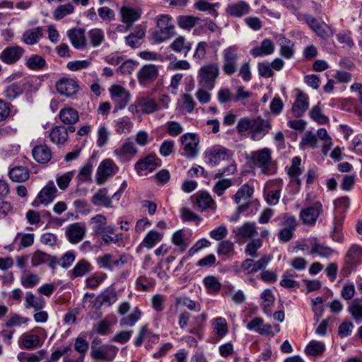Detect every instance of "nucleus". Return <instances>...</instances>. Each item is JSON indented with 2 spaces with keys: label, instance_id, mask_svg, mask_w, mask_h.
Returning a JSON list of instances; mask_svg holds the SVG:
<instances>
[{
  "label": "nucleus",
  "instance_id": "obj_41",
  "mask_svg": "<svg viewBox=\"0 0 362 362\" xmlns=\"http://www.w3.org/2000/svg\"><path fill=\"white\" fill-rule=\"evenodd\" d=\"M203 285L209 294L218 293L221 288V283L219 279L212 275L207 276L203 279Z\"/></svg>",
  "mask_w": 362,
  "mask_h": 362
},
{
  "label": "nucleus",
  "instance_id": "obj_63",
  "mask_svg": "<svg viewBox=\"0 0 362 362\" xmlns=\"http://www.w3.org/2000/svg\"><path fill=\"white\" fill-rule=\"evenodd\" d=\"M88 37L93 47H98L105 40L104 32L99 28L92 29L88 32Z\"/></svg>",
  "mask_w": 362,
  "mask_h": 362
},
{
  "label": "nucleus",
  "instance_id": "obj_4",
  "mask_svg": "<svg viewBox=\"0 0 362 362\" xmlns=\"http://www.w3.org/2000/svg\"><path fill=\"white\" fill-rule=\"evenodd\" d=\"M219 75V66L216 63H209L202 66L198 71V86L212 90Z\"/></svg>",
  "mask_w": 362,
  "mask_h": 362
},
{
  "label": "nucleus",
  "instance_id": "obj_62",
  "mask_svg": "<svg viewBox=\"0 0 362 362\" xmlns=\"http://www.w3.org/2000/svg\"><path fill=\"white\" fill-rule=\"evenodd\" d=\"M207 47L208 45L206 42H199L197 44L192 57L196 63L200 64L203 60L206 59Z\"/></svg>",
  "mask_w": 362,
  "mask_h": 362
},
{
  "label": "nucleus",
  "instance_id": "obj_39",
  "mask_svg": "<svg viewBox=\"0 0 362 362\" xmlns=\"http://www.w3.org/2000/svg\"><path fill=\"white\" fill-rule=\"evenodd\" d=\"M25 64L29 69L33 71L42 70L47 66L45 59L38 54H33L26 58Z\"/></svg>",
  "mask_w": 362,
  "mask_h": 362
},
{
  "label": "nucleus",
  "instance_id": "obj_26",
  "mask_svg": "<svg viewBox=\"0 0 362 362\" xmlns=\"http://www.w3.org/2000/svg\"><path fill=\"white\" fill-rule=\"evenodd\" d=\"M158 160L159 159L155 155H148L136 163L135 170L139 174L144 170L152 172L159 165Z\"/></svg>",
  "mask_w": 362,
  "mask_h": 362
},
{
  "label": "nucleus",
  "instance_id": "obj_24",
  "mask_svg": "<svg viewBox=\"0 0 362 362\" xmlns=\"http://www.w3.org/2000/svg\"><path fill=\"white\" fill-rule=\"evenodd\" d=\"M169 49L187 57L192 49V44L185 37L180 35L170 44Z\"/></svg>",
  "mask_w": 362,
  "mask_h": 362
},
{
  "label": "nucleus",
  "instance_id": "obj_10",
  "mask_svg": "<svg viewBox=\"0 0 362 362\" xmlns=\"http://www.w3.org/2000/svg\"><path fill=\"white\" fill-rule=\"evenodd\" d=\"M183 152L181 154L188 158H194L198 155L199 137L195 134L187 133L180 137Z\"/></svg>",
  "mask_w": 362,
  "mask_h": 362
},
{
  "label": "nucleus",
  "instance_id": "obj_50",
  "mask_svg": "<svg viewBox=\"0 0 362 362\" xmlns=\"http://www.w3.org/2000/svg\"><path fill=\"white\" fill-rule=\"evenodd\" d=\"M278 43L281 47L280 53L281 56L286 59H290L293 56V43L288 38L280 36L278 39Z\"/></svg>",
  "mask_w": 362,
  "mask_h": 362
},
{
  "label": "nucleus",
  "instance_id": "obj_42",
  "mask_svg": "<svg viewBox=\"0 0 362 362\" xmlns=\"http://www.w3.org/2000/svg\"><path fill=\"white\" fill-rule=\"evenodd\" d=\"M300 163L301 159L295 156L292 158L291 165L288 170V175L298 186L301 185V180L298 177L302 173V170L300 168Z\"/></svg>",
  "mask_w": 362,
  "mask_h": 362
},
{
  "label": "nucleus",
  "instance_id": "obj_19",
  "mask_svg": "<svg viewBox=\"0 0 362 362\" xmlns=\"http://www.w3.org/2000/svg\"><path fill=\"white\" fill-rule=\"evenodd\" d=\"M57 92L66 97L75 95L78 90V85L73 78H62L56 83Z\"/></svg>",
  "mask_w": 362,
  "mask_h": 362
},
{
  "label": "nucleus",
  "instance_id": "obj_17",
  "mask_svg": "<svg viewBox=\"0 0 362 362\" xmlns=\"http://www.w3.org/2000/svg\"><path fill=\"white\" fill-rule=\"evenodd\" d=\"M86 233V228L84 223L77 222L69 225L65 231L67 240L71 244L80 243Z\"/></svg>",
  "mask_w": 362,
  "mask_h": 362
},
{
  "label": "nucleus",
  "instance_id": "obj_11",
  "mask_svg": "<svg viewBox=\"0 0 362 362\" xmlns=\"http://www.w3.org/2000/svg\"><path fill=\"white\" fill-rule=\"evenodd\" d=\"M95 262L100 269L113 270L115 268L119 269L122 265L128 262V257L126 255H121L117 259H114L112 254L106 253L98 256Z\"/></svg>",
  "mask_w": 362,
  "mask_h": 362
},
{
  "label": "nucleus",
  "instance_id": "obj_23",
  "mask_svg": "<svg viewBox=\"0 0 362 362\" xmlns=\"http://www.w3.org/2000/svg\"><path fill=\"white\" fill-rule=\"evenodd\" d=\"M93 269V265L88 260L81 259L77 262L74 268L69 272L70 278L74 279L78 277H83L90 274Z\"/></svg>",
  "mask_w": 362,
  "mask_h": 362
},
{
  "label": "nucleus",
  "instance_id": "obj_21",
  "mask_svg": "<svg viewBox=\"0 0 362 362\" xmlns=\"http://www.w3.org/2000/svg\"><path fill=\"white\" fill-rule=\"evenodd\" d=\"M118 349L112 345H103L91 351V356L95 359L112 361Z\"/></svg>",
  "mask_w": 362,
  "mask_h": 362
},
{
  "label": "nucleus",
  "instance_id": "obj_22",
  "mask_svg": "<svg viewBox=\"0 0 362 362\" xmlns=\"http://www.w3.org/2000/svg\"><path fill=\"white\" fill-rule=\"evenodd\" d=\"M67 36L72 45L78 49L86 47L85 30L82 28H73L67 31Z\"/></svg>",
  "mask_w": 362,
  "mask_h": 362
},
{
  "label": "nucleus",
  "instance_id": "obj_12",
  "mask_svg": "<svg viewBox=\"0 0 362 362\" xmlns=\"http://www.w3.org/2000/svg\"><path fill=\"white\" fill-rule=\"evenodd\" d=\"M322 212V204L320 202H315L312 205L300 211V218L304 224L314 226Z\"/></svg>",
  "mask_w": 362,
  "mask_h": 362
},
{
  "label": "nucleus",
  "instance_id": "obj_44",
  "mask_svg": "<svg viewBox=\"0 0 362 362\" xmlns=\"http://www.w3.org/2000/svg\"><path fill=\"white\" fill-rule=\"evenodd\" d=\"M310 253L311 255H316L321 258H329L334 253V250L325 244L315 242L312 244Z\"/></svg>",
  "mask_w": 362,
  "mask_h": 362
},
{
  "label": "nucleus",
  "instance_id": "obj_18",
  "mask_svg": "<svg viewBox=\"0 0 362 362\" xmlns=\"http://www.w3.org/2000/svg\"><path fill=\"white\" fill-rule=\"evenodd\" d=\"M114 169H118L113 160L105 159L99 165L97 169L95 181L98 185H103L107 179L115 173Z\"/></svg>",
  "mask_w": 362,
  "mask_h": 362
},
{
  "label": "nucleus",
  "instance_id": "obj_54",
  "mask_svg": "<svg viewBox=\"0 0 362 362\" xmlns=\"http://www.w3.org/2000/svg\"><path fill=\"white\" fill-rule=\"evenodd\" d=\"M253 192V188L249 185L245 184L241 186L236 194L233 195V199L237 204H239L241 201L249 199L252 195Z\"/></svg>",
  "mask_w": 362,
  "mask_h": 362
},
{
  "label": "nucleus",
  "instance_id": "obj_25",
  "mask_svg": "<svg viewBox=\"0 0 362 362\" xmlns=\"http://www.w3.org/2000/svg\"><path fill=\"white\" fill-rule=\"evenodd\" d=\"M40 337L30 332L23 333L19 338V346L27 350H33L41 346Z\"/></svg>",
  "mask_w": 362,
  "mask_h": 362
},
{
  "label": "nucleus",
  "instance_id": "obj_13",
  "mask_svg": "<svg viewBox=\"0 0 362 362\" xmlns=\"http://www.w3.org/2000/svg\"><path fill=\"white\" fill-rule=\"evenodd\" d=\"M272 258L269 255H263L258 261L252 259H245L240 267V270L247 274H255L267 266Z\"/></svg>",
  "mask_w": 362,
  "mask_h": 362
},
{
  "label": "nucleus",
  "instance_id": "obj_27",
  "mask_svg": "<svg viewBox=\"0 0 362 362\" xmlns=\"http://www.w3.org/2000/svg\"><path fill=\"white\" fill-rule=\"evenodd\" d=\"M120 14L122 23L130 28L133 23L141 17V12L139 9L129 6H122L120 9Z\"/></svg>",
  "mask_w": 362,
  "mask_h": 362
},
{
  "label": "nucleus",
  "instance_id": "obj_38",
  "mask_svg": "<svg viewBox=\"0 0 362 362\" xmlns=\"http://www.w3.org/2000/svg\"><path fill=\"white\" fill-rule=\"evenodd\" d=\"M59 117L62 122L65 124H74L78 119V112L71 107H64L59 111Z\"/></svg>",
  "mask_w": 362,
  "mask_h": 362
},
{
  "label": "nucleus",
  "instance_id": "obj_57",
  "mask_svg": "<svg viewBox=\"0 0 362 362\" xmlns=\"http://www.w3.org/2000/svg\"><path fill=\"white\" fill-rule=\"evenodd\" d=\"M28 322V319L27 317H22L17 313H12L5 321L3 326L6 328H11L27 324Z\"/></svg>",
  "mask_w": 362,
  "mask_h": 362
},
{
  "label": "nucleus",
  "instance_id": "obj_58",
  "mask_svg": "<svg viewBox=\"0 0 362 362\" xmlns=\"http://www.w3.org/2000/svg\"><path fill=\"white\" fill-rule=\"evenodd\" d=\"M262 302L261 305L264 308V313L267 315L271 314V310L269 308L274 304L275 298L272 291L269 289H265L261 295Z\"/></svg>",
  "mask_w": 362,
  "mask_h": 362
},
{
  "label": "nucleus",
  "instance_id": "obj_51",
  "mask_svg": "<svg viewBox=\"0 0 362 362\" xmlns=\"http://www.w3.org/2000/svg\"><path fill=\"white\" fill-rule=\"evenodd\" d=\"M133 123L127 117L119 118L115 122V130L119 134H129L132 132Z\"/></svg>",
  "mask_w": 362,
  "mask_h": 362
},
{
  "label": "nucleus",
  "instance_id": "obj_7",
  "mask_svg": "<svg viewBox=\"0 0 362 362\" xmlns=\"http://www.w3.org/2000/svg\"><path fill=\"white\" fill-rule=\"evenodd\" d=\"M231 156L230 150L220 145L214 146L204 152L205 161L211 166L217 165L221 160H228Z\"/></svg>",
  "mask_w": 362,
  "mask_h": 362
},
{
  "label": "nucleus",
  "instance_id": "obj_45",
  "mask_svg": "<svg viewBox=\"0 0 362 362\" xmlns=\"http://www.w3.org/2000/svg\"><path fill=\"white\" fill-rule=\"evenodd\" d=\"M325 350V345L323 342L313 340L308 343L305 349L307 355L317 357L322 355Z\"/></svg>",
  "mask_w": 362,
  "mask_h": 362
},
{
  "label": "nucleus",
  "instance_id": "obj_59",
  "mask_svg": "<svg viewBox=\"0 0 362 362\" xmlns=\"http://www.w3.org/2000/svg\"><path fill=\"white\" fill-rule=\"evenodd\" d=\"M74 11V6L70 4H65L59 6L53 12L54 18L57 21L61 20L67 15L72 13Z\"/></svg>",
  "mask_w": 362,
  "mask_h": 362
},
{
  "label": "nucleus",
  "instance_id": "obj_33",
  "mask_svg": "<svg viewBox=\"0 0 362 362\" xmlns=\"http://www.w3.org/2000/svg\"><path fill=\"white\" fill-rule=\"evenodd\" d=\"M274 52L273 42L269 39H264L259 46L251 49L250 53L255 57L272 54Z\"/></svg>",
  "mask_w": 362,
  "mask_h": 362
},
{
  "label": "nucleus",
  "instance_id": "obj_2",
  "mask_svg": "<svg viewBox=\"0 0 362 362\" xmlns=\"http://www.w3.org/2000/svg\"><path fill=\"white\" fill-rule=\"evenodd\" d=\"M156 21L157 29L151 34L153 43H162L175 35V25L170 16L160 14L156 16Z\"/></svg>",
  "mask_w": 362,
  "mask_h": 362
},
{
  "label": "nucleus",
  "instance_id": "obj_14",
  "mask_svg": "<svg viewBox=\"0 0 362 362\" xmlns=\"http://www.w3.org/2000/svg\"><path fill=\"white\" fill-rule=\"evenodd\" d=\"M57 189L54 186V182L50 181L38 193L36 199L33 202L34 207H38L40 204L48 205L53 202L56 197Z\"/></svg>",
  "mask_w": 362,
  "mask_h": 362
},
{
  "label": "nucleus",
  "instance_id": "obj_28",
  "mask_svg": "<svg viewBox=\"0 0 362 362\" xmlns=\"http://www.w3.org/2000/svg\"><path fill=\"white\" fill-rule=\"evenodd\" d=\"M226 13L234 18H240L250 11V6L244 1H238L235 3L229 4L226 9Z\"/></svg>",
  "mask_w": 362,
  "mask_h": 362
},
{
  "label": "nucleus",
  "instance_id": "obj_15",
  "mask_svg": "<svg viewBox=\"0 0 362 362\" xmlns=\"http://www.w3.org/2000/svg\"><path fill=\"white\" fill-rule=\"evenodd\" d=\"M158 73V66L153 64H145L137 73L138 81L142 86L148 85L156 80Z\"/></svg>",
  "mask_w": 362,
  "mask_h": 362
},
{
  "label": "nucleus",
  "instance_id": "obj_48",
  "mask_svg": "<svg viewBox=\"0 0 362 362\" xmlns=\"http://www.w3.org/2000/svg\"><path fill=\"white\" fill-rule=\"evenodd\" d=\"M24 87L23 85L13 83L8 86L3 92V95L9 100H13L23 94Z\"/></svg>",
  "mask_w": 362,
  "mask_h": 362
},
{
  "label": "nucleus",
  "instance_id": "obj_55",
  "mask_svg": "<svg viewBox=\"0 0 362 362\" xmlns=\"http://www.w3.org/2000/svg\"><path fill=\"white\" fill-rule=\"evenodd\" d=\"M317 146V136L311 132H307L301 138L300 146L302 149L310 148L314 149Z\"/></svg>",
  "mask_w": 362,
  "mask_h": 362
},
{
  "label": "nucleus",
  "instance_id": "obj_16",
  "mask_svg": "<svg viewBox=\"0 0 362 362\" xmlns=\"http://www.w3.org/2000/svg\"><path fill=\"white\" fill-rule=\"evenodd\" d=\"M25 49L19 45L6 47L0 53V60L8 65L17 62L24 54Z\"/></svg>",
  "mask_w": 362,
  "mask_h": 362
},
{
  "label": "nucleus",
  "instance_id": "obj_3",
  "mask_svg": "<svg viewBox=\"0 0 362 362\" xmlns=\"http://www.w3.org/2000/svg\"><path fill=\"white\" fill-rule=\"evenodd\" d=\"M250 160L254 165L260 168L264 175H272L275 172V166L272 158V151L268 148L252 151L250 154Z\"/></svg>",
  "mask_w": 362,
  "mask_h": 362
},
{
  "label": "nucleus",
  "instance_id": "obj_49",
  "mask_svg": "<svg viewBox=\"0 0 362 362\" xmlns=\"http://www.w3.org/2000/svg\"><path fill=\"white\" fill-rule=\"evenodd\" d=\"M9 177L14 182H22L26 181L29 177L28 170L23 166H18L12 168L8 173Z\"/></svg>",
  "mask_w": 362,
  "mask_h": 362
},
{
  "label": "nucleus",
  "instance_id": "obj_8",
  "mask_svg": "<svg viewBox=\"0 0 362 362\" xmlns=\"http://www.w3.org/2000/svg\"><path fill=\"white\" fill-rule=\"evenodd\" d=\"M137 152L138 149L134 139L132 137H128L114 151V154L120 161L127 162L132 160Z\"/></svg>",
  "mask_w": 362,
  "mask_h": 362
},
{
  "label": "nucleus",
  "instance_id": "obj_47",
  "mask_svg": "<svg viewBox=\"0 0 362 362\" xmlns=\"http://www.w3.org/2000/svg\"><path fill=\"white\" fill-rule=\"evenodd\" d=\"M45 305V301L43 298H36L31 292H28L25 299V306L26 308H33L35 311L42 309Z\"/></svg>",
  "mask_w": 362,
  "mask_h": 362
},
{
  "label": "nucleus",
  "instance_id": "obj_29",
  "mask_svg": "<svg viewBox=\"0 0 362 362\" xmlns=\"http://www.w3.org/2000/svg\"><path fill=\"white\" fill-rule=\"evenodd\" d=\"M43 37V28L36 27L25 31L21 37V41L28 45H36Z\"/></svg>",
  "mask_w": 362,
  "mask_h": 362
},
{
  "label": "nucleus",
  "instance_id": "obj_6",
  "mask_svg": "<svg viewBox=\"0 0 362 362\" xmlns=\"http://www.w3.org/2000/svg\"><path fill=\"white\" fill-rule=\"evenodd\" d=\"M112 101L115 105V110L125 108L131 100V94L120 85H112L109 88Z\"/></svg>",
  "mask_w": 362,
  "mask_h": 362
},
{
  "label": "nucleus",
  "instance_id": "obj_43",
  "mask_svg": "<svg viewBox=\"0 0 362 362\" xmlns=\"http://www.w3.org/2000/svg\"><path fill=\"white\" fill-rule=\"evenodd\" d=\"M47 351L44 349L35 353L20 352L18 359L20 362H40L46 357Z\"/></svg>",
  "mask_w": 362,
  "mask_h": 362
},
{
  "label": "nucleus",
  "instance_id": "obj_56",
  "mask_svg": "<svg viewBox=\"0 0 362 362\" xmlns=\"http://www.w3.org/2000/svg\"><path fill=\"white\" fill-rule=\"evenodd\" d=\"M90 223H93V230L95 235L103 234V229L107 224V218L102 214H98L90 219Z\"/></svg>",
  "mask_w": 362,
  "mask_h": 362
},
{
  "label": "nucleus",
  "instance_id": "obj_52",
  "mask_svg": "<svg viewBox=\"0 0 362 362\" xmlns=\"http://www.w3.org/2000/svg\"><path fill=\"white\" fill-rule=\"evenodd\" d=\"M200 21V18L193 16H180L177 18V25L182 29L190 30Z\"/></svg>",
  "mask_w": 362,
  "mask_h": 362
},
{
  "label": "nucleus",
  "instance_id": "obj_5",
  "mask_svg": "<svg viewBox=\"0 0 362 362\" xmlns=\"http://www.w3.org/2000/svg\"><path fill=\"white\" fill-rule=\"evenodd\" d=\"M223 71L228 76L233 75L238 71L239 60V47L230 45L222 51Z\"/></svg>",
  "mask_w": 362,
  "mask_h": 362
},
{
  "label": "nucleus",
  "instance_id": "obj_40",
  "mask_svg": "<svg viewBox=\"0 0 362 362\" xmlns=\"http://www.w3.org/2000/svg\"><path fill=\"white\" fill-rule=\"evenodd\" d=\"M107 189L103 188L98 190L92 199L91 202L95 206H103L106 208L112 207L111 198L107 194Z\"/></svg>",
  "mask_w": 362,
  "mask_h": 362
},
{
  "label": "nucleus",
  "instance_id": "obj_46",
  "mask_svg": "<svg viewBox=\"0 0 362 362\" xmlns=\"http://www.w3.org/2000/svg\"><path fill=\"white\" fill-rule=\"evenodd\" d=\"M196 204L202 210L214 208L216 205L210 194L207 192H201L197 194Z\"/></svg>",
  "mask_w": 362,
  "mask_h": 362
},
{
  "label": "nucleus",
  "instance_id": "obj_34",
  "mask_svg": "<svg viewBox=\"0 0 362 362\" xmlns=\"http://www.w3.org/2000/svg\"><path fill=\"white\" fill-rule=\"evenodd\" d=\"M305 20L308 24L310 28L320 37L325 38L328 36L327 26L326 24H320L316 18L310 16L305 15Z\"/></svg>",
  "mask_w": 362,
  "mask_h": 362
},
{
  "label": "nucleus",
  "instance_id": "obj_20",
  "mask_svg": "<svg viewBox=\"0 0 362 362\" xmlns=\"http://www.w3.org/2000/svg\"><path fill=\"white\" fill-rule=\"evenodd\" d=\"M233 233L240 239H252L258 232L255 223L245 222L242 226L233 228Z\"/></svg>",
  "mask_w": 362,
  "mask_h": 362
},
{
  "label": "nucleus",
  "instance_id": "obj_1",
  "mask_svg": "<svg viewBox=\"0 0 362 362\" xmlns=\"http://www.w3.org/2000/svg\"><path fill=\"white\" fill-rule=\"evenodd\" d=\"M272 129V121L263 119L261 116L242 117L236 125V130L240 135L250 134V139L255 141L262 140Z\"/></svg>",
  "mask_w": 362,
  "mask_h": 362
},
{
  "label": "nucleus",
  "instance_id": "obj_60",
  "mask_svg": "<svg viewBox=\"0 0 362 362\" xmlns=\"http://www.w3.org/2000/svg\"><path fill=\"white\" fill-rule=\"evenodd\" d=\"M212 326L215 333L219 337H223L228 333V324L223 317H218L215 318Z\"/></svg>",
  "mask_w": 362,
  "mask_h": 362
},
{
  "label": "nucleus",
  "instance_id": "obj_9",
  "mask_svg": "<svg viewBox=\"0 0 362 362\" xmlns=\"http://www.w3.org/2000/svg\"><path fill=\"white\" fill-rule=\"evenodd\" d=\"M344 267L351 272L362 264V247L358 244H352L347 250L344 256Z\"/></svg>",
  "mask_w": 362,
  "mask_h": 362
},
{
  "label": "nucleus",
  "instance_id": "obj_32",
  "mask_svg": "<svg viewBox=\"0 0 362 362\" xmlns=\"http://www.w3.org/2000/svg\"><path fill=\"white\" fill-rule=\"evenodd\" d=\"M33 158L40 163H47L52 158L49 148L46 145H39L33 149Z\"/></svg>",
  "mask_w": 362,
  "mask_h": 362
},
{
  "label": "nucleus",
  "instance_id": "obj_37",
  "mask_svg": "<svg viewBox=\"0 0 362 362\" xmlns=\"http://www.w3.org/2000/svg\"><path fill=\"white\" fill-rule=\"evenodd\" d=\"M163 238V234L156 230H151L146 233L139 247L148 249L153 248L156 244L160 243Z\"/></svg>",
  "mask_w": 362,
  "mask_h": 362
},
{
  "label": "nucleus",
  "instance_id": "obj_64",
  "mask_svg": "<svg viewBox=\"0 0 362 362\" xmlns=\"http://www.w3.org/2000/svg\"><path fill=\"white\" fill-rule=\"evenodd\" d=\"M233 185L230 179H221L218 180L213 187V192L218 197L222 196L225 191Z\"/></svg>",
  "mask_w": 362,
  "mask_h": 362
},
{
  "label": "nucleus",
  "instance_id": "obj_30",
  "mask_svg": "<svg viewBox=\"0 0 362 362\" xmlns=\"http://www.w3.org/2000/svg\"><path fill=\"white\" fill-rule=\"evenodd\" d=\"M309 106V98L303 93H300L292 107V112L295 117H301L308 110Z\"/></svg>",
  "mask_w": 362,
  "mask_h": 362
},
{
  "label": "nucleus",
  "instance_id": "obj_31",
  "mask_svg": "<svg viewBox=\"0 0 362 362\" xmlns=\"http://www.w3.org/2000/svg\"><path fill=\"white\" fill-rule=\"evenodd\" d=\"M145 34L146 30L141 25L137 26L133 33L125 37V42L132 48L139 47L142 43Z\"/></svg>",
  "mask_w": 362,
  "mask_h": 362
},
{
  "label": "nucleus",
  "instance_id": "obj_53",
  "mask_svg": "<svg viewBox=\"0 0 362 362\" xmlns=\"http://www.w3.org/2000/svg\"><path fill=\"white\" fill-rule=\"evenodd\" d=\"M141 312L139 308H135L132 313L127 316L123 317L119 320V325L121 327H132L134 326L141 318Z\"/></svg>",
  "mask_w": 362,
  "mask_h": 362
},
{
  "label": "nucleus",
  "instance_id": "obj_36",
  "mask_svg": "<svg viewBox=\"0 0 362 362\" xmlns=\"http://www.w3.org/2000/svg\"><path fill=\"white\" fill-rule=\"evenodd\" d=\"M117 294L115 289L108 288L96 298L95 305H98L99 307L104 304L110 305L115 303L117 300Z\"/></svg>",
  "mask_w": 362,
  "mask_h": 362
},
{
  "label": "nucleus",
  "instance_id": "obj_61",
  "mask_svg": "<svg viewBox=\"0 0 362 362\" xmlns=\"http://www.w3.org/2000/svg\"><path fill=\"white\" fill-rule=\"evenodd\" d=\"M139 106L146 114L153 113L159 109V105L153 99L143 98L139 100Z\"/></svg>",
  "mask_w": 362,
  "mask_h": 362
},
{
  "label": "nucleus",
  "instance_id": "obj_35",
  "mask_svg": "<svg viewBox=\"0 0 362 362\" xmlns=\"http://www.w3.org/2000/svg\"><path fill=\"white\" fill-rule=\"evenodd\" d=\"M51 141L55 144H64L68 139L67 129L63 126H56L49 133Z\"/></svg>",
  "mask_w": 362,
  "mask_h": 362
}]
</instances>
